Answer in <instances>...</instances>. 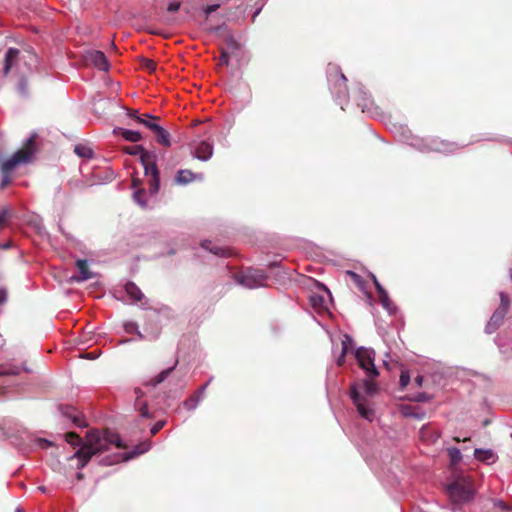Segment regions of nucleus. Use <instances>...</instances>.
<instances>
[{
  "instance_id": "nucleus-41",
  "label": "nucleus",
  "mask_w": 512,
  "mask_h": 512,
  "mask_svg": "<svg viewBox=\"0 0 512 512\" xmlns=\"http://www.w3.org/2000/svg\"><path fill=\"white\" fill-rule=\"evenodd\" d=\"M219 8V4H211V5H208L206 8H205V13L206 15H210L211 13L215 12L217 9Z\"/></svg>"
},
{
  "instance_id": "nucleus-31",
  "label": "nucleus",
  "mask_w": 512,
  "mask_h": 512,
  "mask_svg": "<svg viewBox=\"0 0 512 512\" xmlns=\"http://www.w3.org/2000/svg\"><path fill=\"white\" fill-rule=\"evenodd\" d=\"M510 306L509 297L505 293H500V306L497 309H502V313L505 315L508 313Z\"/></svg>"
},
{
  "instance_id": "nucleus-8",
  "label": "nucleus",
  "mask_w": 512,
  "mask_h": 512,
  "mask_svg": "<svg viewBox=\"0 0 512 512\" xmlns=\"http://www.w3.org/2000/svg\"><path fill=\"white\" fill-rule=\"evenodd\" d=\"M457 148V145L453 142L432 138L424 144L423 151L447 154L456 151Z\"/></svg>"
},
{
  "instance_id": "nucleus-47",
  "label": "nucleus",
  "mask_w": 512,
  "mask_h": 512,
  "mask_svg": "<svg viewBox=\"0 0 512 512\" xmlns=\"http://www.w3.org/2000/svg\"><path fill=\"white\" fill-rule=\"evenodd\" d=\"M7 299V292L4 289H0V304H3Z\"/></svg>"
},
{
  "instance_id": "nucleus-32",
  "label": "nucleus",
  "mask_w": 512,
  "mask_h": 512,
  "mask_svg": "<svg viewBox=\"0 0 512 512\" xmlns=\"http://www.w3.org/2000/svg\"><path fill=\"white\" fill-rule=\"evenodd\" d=\"M379 300L385 309L390 310L391 302L386 291L379 294Z\"/></svg>"
},
{
  "instance_id": "nucleus-57",
  "label": "nucleus",
  "mask_w": 512,
  "mask_h": 512,
  "mask_svg": "<svg viewBox=\"0 0 512 512\" xmlns=\"http://www.w3.org/2000/svg\"><path fill=\"white\" fill-rule=\"evenodd\" d=\"M453 440H454L455 442H460V441H461L459 437H454V438H453Z\"/></svg>"
},
{
  "instance_id": "nucleus-45",
  "label": "nucleus",
  "mask_w": 512,
  "mask_h": 512,
  "mask_svg": "<svg viewBox=\"0 0 512 512\" xmlns=\"http://www.w3.org/2000/svg\"><path fill=\"white\" fill-rule=\"evenodd\" d=\"M125 330L128 332V333H131L135 330H137V325L135 323H127L125 325Z\"/></svg>"
},
{
  "instance_id": "nucleus-40",
  "label": "nucleus",
  "mask_w": 512,
  "mask_h": 512,
  "mask_svg": "<svg viewBox=\"0 0 512 512\" xmlns=\"http://www.w3.org/2000/svg\"><path fill=\"white\" fill-rule=\"evenodd\" d=\"M127 115L134 119L137 123L139 122V118H141V116L138 115V111L133 109H129Z\"/></svg>"
},
{
  "instance_id": "nucleus-56",
  "label": "nucleus",
  "mask_w": 512,
  "mask_h": 512,
  "mask_svg": "<svg viewBox=\"0 0 512 512\" xmlns=\"http://www.w3.org/2000/svg\"><path fill=\"white\" fill-rule=\"evenodd\" d=\"M9 247H10V243H7V244H5V245H3V246H2V248H3V249H7V248H9Z\"/></svg>"
},
{
  "instance_id": "nucleus-7",
  "label": "nucleus",
  "mask_w": 512,
  "mask_h": 512,
  "mask_svg": "<svg viewBox=\"0 0 512 512\" xmlns=\"http://www.w3.org/2000/svg\"><path fill=\"white\" fill-rule=\"evenodd\" d=\"M350 397L360 416L368 421H372L374 419L375 412L368 406L366 398L359 393L356 384H353L350 387Z\"/></svg>"
},
{
  "instance_id": "nucleus-9",
  "label": "nucleus",
  "mask_w": 512,
  "mask_h": 512,
  "mask_svg": "<svg viewBox=\"0 0 512 512\" xmlns=\"http://www.w3.org/2000/svg\"><path fill=\"white\" fill-rule=\"evenodd\" d=\"M84 59L87 64H91L101 71L109 70V62L102 51L88 50L84 54Z\"/></svg>"
},
{
  "instance_id": "nucleus-20",
  "label": "nucleus",
  "mask_w": 512,
  "mask_h": 512,
  "mask_svg": "<svg viewBox=\"0 0 512 512\" xmlns=\"http://www.w3.org/2000/svg\"><path fill=\"white\" fill-rule=\"evenodd\" d=\"M196 179V175L188 169L179 170L175 177V182L179 185H186L193 182Z\"/></svg>"
},
{
  "instance_id": "nucleus-11",
  "label": "nucleus",
  "mask_w": 512,
  "mask_h": 512,
  "mask_svg": "<svg viewBox=\"0 0 512 512\" xmlns=\"http://www.w3.org/2000/svg\"><path fill=\"white\" fill-rule=\"evenodd\" d=\"M76 267L79 271L78 276H72L71 280L76 282H82L94 277L93 272L90 271L88 262L85 259H79L76 261Z\"/></svg>"
},
{
  "instance_id": "nucleus-1",
  "label": "nucleus",
  "mask_w": 512,
  "mask_h": 512,
  "mask_svg": "<svg viewBox=\"0 0 512 512\" xmlns=\"http://www.w3.org/2000/svg\"><path fill=\"white\" fill-rule=\"evenodd\" d=\"M65 440L73 447L80 446L73 456L79 461L78 468L85 467L94 455L106 451L109 445H115L117 448L125 447L120 435L109 429H105L103 433L97 429L88 431L85 442L77 433L68 432L65 435Z\"/></svg>"
},
{
  "instance_id": "nucleus-2",
  "label": "nucleus",
  "mask_w": 512,
  "mask_h": 512,
  "mask_svg": "<svg viewBox=\"0 0 512 512\" xmlns=\"http://www.w3.org/2000/svg\"><path fill=\"white\" fill-rule=\"evenodd\" d=\"M447 494L453 505L470 502L475 495L473 479L469 475H456L453 482L447 486Z\"/></svg>"
},
{
  "instance_id": "nucleus-42",
  "label": "nucleus",
  "mask_w": 512,
  "mask_h": 512,
  "mask_svg": "<svg viewBox=\"0 0 512 512\" xmlns=\"http://www.w3.org/2000/svg\"><path fill=\"white\" fill-rule=\"evenodd\" d=\"M18 372L15 371V370H9V369H5L3 366H0V376H4V375H15L17 374Z\"/></svg>"
},
{
  "instance_id": "nucleus-53",
  "label": "nucleus",
  "mask_w": 512,
  "mask_h": 512,
  "mask_svg": "<svg viewBox=\"0 0 512 512\" xmlns=\"http://www.w3.org/2000/svg\"><path fill=\"white\" fill-rule=\"evenodd\" d=\"M404 414H405V416H413V417L419 418L418 414H412V413L410 414V413H406V412Z\"/></svg>"
},
{
  "instance_id": "nucleus-36",
  "label": "nucleus",
  "mask_w": 512,
  "mask_h": 512,
  "mask_svg": "<svg viewBox=\"0 0 512 512\" xmlns=\"http://www.w3.org/2000/svg\"><path fill=\"white\" fill-rule=\"evenodd\" d=\"M8 215V210L3 209L2 211H0V231L6 226Z\"/></svg>"
},
{
  "instance_id": "nucleus-15",
  "label": "nucleus",
  "mask_w": 512,
  "mask_h": 512,
  "mask_svg": "<svg viewBox=\"0 0 512 512\" xmlns=\"http://www.w3.org/2000/svg\"><path fill=\"white\" fill-rule=\"evenodd\" d=\"M212 154L213 146L207 141H201L195 149V156L203 161L208 160Z\"/></svg>"
},
{
  "instance_id": "nucleus-35",
  "label": "nucleus",
  "mask_w": 512,
  "mask_h": 512,
  "mask_svg": "<svg viewBox=\"0 0 512 512\" xmlns=\"http://www.w3.org/2000/svg\"><path fill=\"white\" fill-rule=\"evenodd\" d=\"M165 425L164 420L157 421L151 428L150 433L152 436L156 435Z\"/></svg>"
},
{
  "instance_id": "nucleus-24",
  "label": "nucleus",
  "mask_w": 512,
  "mask_h": 512,
  "mask_svg": "<svg viewBox=\"0 0 512 512\" xmlns=\"http://www.w3.org/2000/svg\"><path fill=\"white\" fill-rule=\"evenodd\" d=\"M74 152L81 158L90 159L93 157V150L89 146L83 144L76 145Z\"/></svg>"
},
{
  "instance_id": "nucleus-10",
  "label": "nucleus",
  "mask_w": 512,
  "mask_h": 512,
  "mask_svg": "<svg viewBox=\"0 0 512 512\" xmlns=\"http://www.w3.org/2000/svg\"><path fill=\"white\" fill-rule=\"evenodd\" d=\"M59 410L61 414L70 419L76 426L86 427L87 423L85 422L83 415L77 408L70 405H60Z\"/></svg>"
},
{
  "instance_id": "nucleus-5",
  "label": "nucleus",
  "mask_w": 512,
  "mask_h": 512,
  "mask_svg": "<svg viewBox=\"0 0 512 512\" xmlns=\"http://www.w3.org/2000/svg\"><path fill=\"white\" fill-rule=\"evenodd\" d=\"M235 281L248 289H254L265 285L266 274L261 270L249 269L234 274Z\"/></svg>"
},
{
  "instance_id": "nucleus-17",
  "label": "nucleus",
  "mask_w": 512,
  "mask_h": 512,
  "mask_svg": "<svg viewBox=\"0 0 512 512\" xmlns=\"http://www.w3.org/2000/svg\"><path fill=\"white\" fill-rule=\"evenodd\" d=\"M114 134L122 136L125 140L136 143L142 139L138 131L128 130L124 128H115Z\"/></svg>"
},
{
  "instance_id": "nucleus-50",
  "label": "nucleus",
  "mask_w": 512,
  "mask_h": 512,
  "mask_svg": "<svg viewBox=\"0 0 512 512\" xmlns=\"http://www.w3.org/2000/svg\"><path fill=\"white\" fill-rule=\"evenodd\" d=\"M339 79L342 81V84H343L344 88L346 89V81H347L346 77L343 74H341L339 76Z\"/></svg>"
},
{
  "instance_id": "nucleus-16",
  "label": "nucleus",
  "mask_w": 512,
  "mask_h": 512,
  "mask_svg": "<svg viewBox=\"0 0 512 512\" xmlns=\"http://www.w3.org/2000/svg\"><path fill=\"white\" fill-rule=\"evenodd\" d=\"M201 246L209 251L210 253L214 254V255H217V256H221V257H228L230 256V252L227 248H224V247H219L217 246L216 244H214L212 241L210 240H204L201 242Z\"/></svg>"
},
{
  "instance_id": "nucleus-43",
  "label": "nucleus",
  "mask_w": 512,
  "mask_h": 512,
  "mask_svg": "<svg viewBox=\"0 0 512 512\" xmlns=\"http://www.w3.org/2000/svg\"><path fill=\"white\" fill-rule=\"evenodd\" d=\"M179 8H180V2H173L168 5L167 10L169 12H176L179 10Z\"/></svg>"
},
{
  "instance_id": "nucleus-13",
  "label": "nucleus",
  "mask_w": 512,
  "mask_h": 512,
  "mask_svg": "<svg viewBox=\"0 0 512 512\" xmlns=\"http://www.w3.org/2000/svg\"><path fill=\"white\" fill-rule=\"evenodd\" d=\"M419 437L427 444H434L440 438V433L431 426H423L419 431Z\"/></svg>"
},
{
  "instance_id": "nucleus-29",
  "label": "nucleus",
  "mask_w": 512,
  "mask_h": 512,
  "mask_svg": "<svg viewBox=\"0 0 512 512\" xmlns=\"http://www.w3.org/2000/svg\"><path fill=\"white\" fill-rule=\"evenodd\" d=\"M310 303L315 309L320 310L324 307L325 299L320 295L312 294L310 296Z\"/></svg>"
},
{
  "instance_id": "nucleus-33",
  "label": "nucleus",
  "mask_w": 512,
  "mask_h": 512,
  "mask_svg": "<svg viewBox=\"0 0 512 512\" xmlns=\"http://www.w3.org/2000/svg\"><path fill=\"white\" fill-rule=\"evenodd\" d=\"M136 406H138V410L140 412V415L142 417H146V418H150L151 415L149 414V411H148V406L146 403H136Z\"/></svg>"
},
{
  "instance_id": "nucleus-12",
  "label": "nucleus",
  "mask_w": 512,
  "mask_h": 512,
  "mask_svg": "<svg viewBox=\"0 0 512 512\" xmlns=\"http://www.w3.org/2000/svg\"><path fill=\"white\" fill-rule=\"evenodd\" d=\"M505 316L506 315L502 313V309H496L485 326V332L487 334L495 332L503 323Z\"/></svg>"
},
{
  "instance_id": "nucleus-54",
  "label": "nucleus",
  "mask_w": 512,
  "mask_h": 512,
  "mask_svg": "<svg viewBox=\"0 0 512 512\" xmlns=\"http://www.w3.org/2000/svg\"><path fill=\"white\" fill-rule=\"evenodd\" d=\"M76 477L78 480H82L84 478V475L82 473H77Z\"/></svg>"
},
{
  "instance_id": "nucleus-39",
  "label": "nucleus",
  "mask_w": 512,
  "mask_h": 512,
  "mask_svg": "<svg viewBox=\"0 0 512 512\" xmlns=\"http://www.w3.org/2000/svg\"><path fill=\"white\" fill-rule=\"evenodd\" d=\"M11 183V178L9 174H3L2 181L0 183V188L5 189Z\"/></svg>"
},
{
  "instance_id": "nucleus-59",
  "label": "nucleus",
  "mask_w": 512,
  "mask_h": 512,
  "mask_svg": "<svg viewBox=\"0 0 512 512\" xmlns=\"http://www.w3.org/2000/svg\"><path fill=\"white\" fill-rule=\"evenodd\" d=\"M43 442L46 444V445H50V443L46 440H43Z\"/></svg>"
},
{
  "instance_id": "nucleus-38",
  "label": "nucleus",
  "mask_w": 512,
  "mask_h": 512,
  "mask_svg": "<svg viewBox=\"0 0 512 512\" xmlns=\"http://www.w3.org/2000/svg\"><path fill=\"white\" fill-rule=\"evenodd\" d=\"M346 353H347V346L344 345L343 349H342V353H341V355L337 359L338 366H342L345 363Z\"/></svg>"
},
{
  "instance_id": "nucleus-34",
  "label": "nucleus",
  "mask_w": 512,
  "mask_h": 512,
  "mask_svg": "<svg viewBox=\"0 0 512 512\" xmlns=\"http://www.w3.org/2000/svg\"><path fill=\"white\" fill-rule=\"evenodd\" d=\"M399 382H400V386L402 388H405L409 384V382H410V375H409L408 371H402L401 372Z\"/></svg>"
},
{
  "instance_id": "nucleus-48",
  "label": "nucleus",
  "mask_w": 512,
  "mask_h": 512,
  "mask_svg": "<svg viewBox=\"0 0 512 512\" xmlns=\"http://www.w3.org/2000/svg\"><path fill=\"white\" fill-rule=\"evenodd\" d=\"M415 383L417 384V386H418V387H421V386H422V383H423V376L418 375V376L415 378Z\"/></svg>"
},
{
  "instance_id": "nucleus-44",
  "label": "nucleus",
  "mask_w": 512,
  "mask_h": 512,
  "mask_svg": "<svg viewBox=\"0 0 512 512\" xmlns=\"http://www.w3.org/2000/svg\"><path fill=\"white\" fill-rule=\"evenodd\" d=\"M373 282L375 284L378 294L385 291V289L381 286V284L379 283V281L377 280V278L375 276H373Z\"/></svg>"
},
{
  "instance_id": "nucleus-60",
  "label": "nucleus",
  "mask_w": 512,
  "mask_h": 512,
  "mask_svg": "<svg viewBox=\"0 0 512 512\" xmlns=\"http://www.w3.org/2000/svg\"><path fill=\"white\" fill-rule=\"evenodd\" d=\"M511 438H512V433H511Z\"/></svg>"
},
{
  "instance_id": "nucleus-14",
  "label": "nucleus",
  "mask_w": 512,
  "mask_h": 512,
  "mask_svg": "<svg viewBox=\"0 0 512 512\" xmlns=\"http://www.w3.org/2000/svg\"><path fill=\"white\" fill-rule=\"evenodd\" d=\"M152 132L155 135V139L157 143L164 147H170L171 141H170V134L168 131H166L163 127H161L159 124L157 126H152Z\"/></svg>"
},
{
  "instance_id": "nucleus-6",
  "label": "nucleus",
  "mask_w": 512,
  "mask_h": 512,
  "mask_svg": "<svg viewBox=\"0 0 512 512\" xmlns=\"http://www.w3.org/2000/svg\"><path fill=\"white\" fill-rule=\"evenodd\" d=\"M355 357L361 369H363L368 378H376L379 372L374 364V351L360 347L355 351Z\"/></svg>"
},
{
  "instance_id": "nucleus-21",
  "label": "nucleus",
  "mask_w": 512,
  "mask_h": 512,
  "mask_svg": "<svg viewBox=\"0 0 512 512\" xmlns=\"http://www.w3.org/2000/svg\"><path fill=\"white\" fill-rule=\"evenodd\" d=\"M125 291L128 296L135 302H139L144 297L140 288L134 282H127L125 284Z\"/></svg>"
},
{
  "instance_id": "nucleus-26",
  "label": "nucleus",
  "mask_w": 512,
  "mask_h": 512,
  "mask_svg": "<svg viewBox=\"0 0 512 512\" xmlns=\"http://www.w3.org/2000/svg\"><path fill=\"white\" fill-rule=\"evenodd\" d=\"M447 452H448V455L450 458L451 466H455L461 461L462 454L458 448H455V447L448 448Z\"/></svg>"
},
{
  "instance_id": "nucleus-25",
  "label": "nucleus",
  "mask_w": 512,
  "mask_h": 512,
  "mask_svg": "<svg viewBox=\"0 0 512 512\" xmlns=\"http://www.w3.org/2000/svg\"><path fill=\"white\" fill-rule=\"evenodd\" d=\"M374 379L375 378H368L363 381V389L367 395H374L378 391V386Z\"/></svg>"
},
{
  "instance_id": "nucleus-19",
  "label": "nucleus",
  "mask_w": 512,
  "mask_h": 512,
  "mask_svg": "<svg viewBox=\"0 0 512 512\" xmlns=\"http://www.w3.org/2000/svg\"><path fill=\"white\" fill-rule=\"evenodd\" d=\"M19 55V50L16 48H9L4 61V74L7 75L13 67Z\"/></svg>"
},
{
  "instance_id": "nucleus-46",
  "label": "nucleus",
  "mask_w": 512,
  "mask_h": 512,
  "mask_svg": "<svg viewBox=\"0 0 512 512\" xmlns=\"http://www.w3.org/2000/svg\"><path fill=\"white\" fill-rule=\"evenodd\" d=\"M495 506L499 507L501 510H509V506L503 501L495 502Z\"/></svg>"
},
{
  "instance_id": "nucleus-22",
  "label": "nucleus",
  "mask_w": 512,
  "mask_h": 512,
  "mask_svg": "<svg viewBox=\"0 0 512 512\" xmlns=\"http://www.w3.org/2000/svg\"><path fill=\"white\" fill-rule=\"evenodd\" d=\"M178 359H176L175 361V364L166 369V370H163L162 372H160L156 377L150 379L148 382H147V385H150V386H157L158 384L162 383L171 373L172 371L175 369V367L177 366L178 364Z\"/></svg>"
},
{
  "instance_id": "nucleus-4",
  "label": "nucleus",
  "mask_w": 512,
  "mask_h": 512,
  "mask_svg": "<svg viewBox=\"0 0 512 512\" xmlns=\"http://www.w3.org/2000/svg\"><path fill=\"white\" fill-rule=\"evenodd\" d=\"M35 150V136H31L21 149L2 163L0 167L2 174H10L18 165L28 163Z\"/></svg>"
},
{
  "instance_id": "nucleus-30",
  "label": "nucleus",
  "mask_w": 512,
  "mask_h": 512,
  "mask_svg": "<svg viewBox=\"0 0 512 512\" xmlns=\"http://www.w3.org/2000/svg\"><path fill=\"white\" fill-rule=\"evenodd\" d=\"M133 199L135 202H137L140 206L145 207L146 201H145V190L142 188L137 189L133 194Z\"/></svg>"
},
{
  "instance_id": "nucleus-58",
  "label": "nucleus",
  "mask_w": 512,
  "mask_h": 512,
  "mask_svg": "<svg viewBox=\"0 0 512 512\" xmlns=\"http://www.w3.org/2000/svg\"><path fill=\"white\" fill-rule=\"evenodd\" d=\"M210 381L211 380H209L206 384H204V386L202 388L205 389L209 385Z\"/></svg>"
},
{
  "instance_id": "nucleus-27",
  "label": "nucleus",
  "mask_w": 512,
  "mask_h": 512,
  "mask_svg": "<svg viewBox=\"0 0 512 512\" xmlns=\"http://www.w3.org/2000/svg\"><path fill=\"white\" fill-rule=\"evenodd\" d=\"M346 275L351 279V281L360 289L364 290L366 286L365 280L353 271H347Z\"/></svg>"
},
{
  "instance_id": "nucleus-55",
  "label": "nucleus",
  "mask_w": 512,
  "mask_h": 512,
  "mask_svg": "<svg viewBox=\"0 0 512 512\" xmlns=\"http://www.w3.org/2000/svg\"><path fill=\"white\" fill-rule=\"evenodd\" d=\"M425 399L424 395L423 394H420L418 397H417V400L418 401H423Z\"/></svg>"
},
{
  "instance_id": "nucleus-49",
  "label": "nucleus",
  "mask_w": 512,
  "mask_h": 512,
  "mask_svg": "<svg viewBox=\"0 0 512 512\" xmlns=\"http://www.w3.org/2000/svg\"><path fill=\"white\" fill-rule=\"evenodd\" d=\"M140 184H141V183H140V180H139V179H137V178L133 179V182H132V186H133V188H137V187H139V186H140Z\"/></svg>"
},
{
  "instance_id": "nucleus-3",
  "label": "nucleus",
  "mask_w": 512,
  "mask_h": 512,
  "mask_svg": "<svg viewBox=\"0 0 512 512\" xmlns=\"http://www.w3.org/2000/svg\"><path fill=\"white\" fill-rule=\"evenodd\" d=\"M125 152L130 155H140V161L144 167L145 175L149 177V190L152 194L157 193L160 187V178L155 156L140 145L126 147Z\"/></svg>"
},
{
  "instance_id": "nucleus-51",
  "label": "nucleus",
  "mask_w": 512,
  "mask_h": 512,
  "mask_svg": "<svg viewBox=\"0 0 512 512\" xmlns=\"http://www.w3.org/2000/svg\"><path fill=\"white\" fill-rule=\"evenodd\" d=\"M135 394H136L137 398L139 399L142 396L143 392L141 391V389L136 388L135 389Z\"/></svg>"
},
{
  "instance_id": "nucleus-52",
  "label": "nucleus",
  "mask_w": 512,
  "mask_h": 512,
  "mask_svg": "<svg viewBox=\"0 0 512 512\" xmlns=\"http://www.w3.org/2000/svg\"><path fill=\"white\" fill-rule=\"evenodd\" d=\"M84 357L88 358V359H94L95 358L93 352L86 353Z\"/></svg>"
},
{
  "instance_id": "nucleus-28",
  "label": "nucleus",
  "mask_w": 512,
  "mask_h": 512,
  "mask_svg": "<svg viewBox=\"0 0 512 512\" xmlns=\"http://www.w3.org/2000/svg\"><path fill=\"white\" fill-rule=\"evenodd\" d=\"M140 66L142 69L148 71L149 73H152L156 70V63L148 58H140Z\"/></svg>"
},
{
  "instance_id": "nucleus-37",
  "label": "nucleus",
  "mask_w": 512,
  "mask_h": 512,
  "mask_svg": "<svg viewBox=\"0 0 512 512\" xmlns=\"http://www.w3.org/2000/svg\"><path fill=\"white\" fill-rule=\"evenodd\" d=\"M230 55L225 50H222L221 56L219 58V65H228L229 64Z\"/></svg>"
},
{
  "instance_id": "nucleus-18",
  "label": "nucleus",
  "mask_w": 512,
  "mask_h": 512,
  "mask_svg": "<svg viewBox=\"0 0 512 512\" xmlns=\"http://www.w3.org/2000/svg\"><path fill=\"white\" fill-rule=\"evenodd\" d=\"M474 457L478 461L486 462V463H489V462L493 463L497 459L496 454L492 450H490V449H480V448L475 449Z\"/></svg>"
},
{
  "instance_id": "nucleus-23",
  "label": "nucleus",
  "mask_w": 512,
  "mask_h": 512,
  "mask_svg": "<svg viewBox=\"0 0 512 512\" xmlns=\"http://www.w3.org/2000/svg\"><path fill=\"white\" fill-rule=\"evenodd\" d=\"M159 117L157 116H153V115H150V114H143L141 116V118H139V124H142L143 126H145L146 128H148L149 130L152 131V126H157L158 125V121H159Z\"/></svg>"
}]
</instances>
